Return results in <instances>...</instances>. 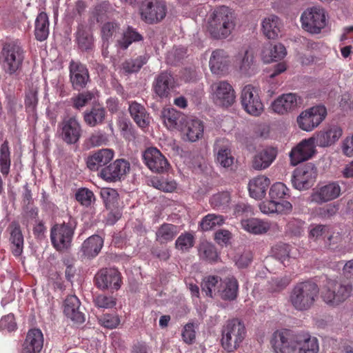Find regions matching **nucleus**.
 Masks as SVG:
<instances>
[{
	"label": "nucleus",
	"instance_id": "nucleus-1",
	"mask_svg": "<svg viewBox=\"0 0 353 353\" xmlns=\"http://www.w3.org/2000/svg\"><path fill=\"white\" fill-rule=\"evenodd\" d=\"M273 347L276 353H308L309 333L301 332L294 334L284 329L274 334Z\"/></svg>",
	"mask_w": 353,
	"mask_h": 353
},
{
	"label": "nucleus",
	"instance_id": "nucleus-2",
	"mask_svg": "<svg viewBox=\"0 0 353 353\" xmlns=\"http://www.w3.org/2000/svg\"><path fill=\"white\" fill-rule=\"evenodd\" d=\"M234 17L230 9L220 6L214 9L209 21V32L215 39H225L234 29Z\"/></svg>",
	"mask_w": 353,
	"mask_h": 353
},
{
	"label": "nucleus",
	"instance_id": "nucleus-3",
	"mask_svg": "<svg viewBox=\"0 0 353 353\" xmlns=\"http://www.w3.org/2000/svg\"><path fill=\"white\" fill-rule=\"evenodd\" d=\"M247 335L245 325L237 319L228 321L221 329V344L228 352L237 350Z\"/></svg>",
	"mask_w": 353,
	"mask_h": 353
},
{
	"label": "nucleus",
	"instance_id": "nucleus-4",
	"mask_svg": "<svg viewBox=\"0 0 353 353\" xmlns=\"http://www.w3.org/2000/svg\"><path fill=\"white\" fill-rule=\"evenodd\" d=\"M25 58L22 47L15 41L6 43L0 54V64L3 70L13 74L21 69Z\"/></svg>",
	"mask_w": 353,
	"mask_h": 353
},
{
	"label": "nucleus",
	"instance_id": "nucleus-5",
	"mask_svg": "<svg viewBox=\"0 0 353 353\" xmlns=\"http://www.w3.org/2000/svg\"><path fill=\"white\" fill-rule=\"evenodd\" d=\"M75 225L71 222L55 224L50 230V240L53 247L59 252L68 250L72 243Z\"/></svg>",
	"mask_w": 353,
	"mask_h": 353
},
{
	"label": "nucleus",
	"instance_id": "nucleus-6",
	"mask_svg": "<svg viewBox=\"0 0 353 353\" xmlns=\"http://www.w3.org/2000/svg\"><path fill=\"white\" fill-rule=\"evenodd\" d=\"M351 285H343L332 279L327 280L326 289L322 292L323 301L330 305H336L350 296Z\"/></svg>",
	"mask_w": 353,
	"mask_h": 353
},
{
	"label": "nucleus",
	"instance_id": "nucleus-7",
	"mask_svg": "<svg viewBox=\"0 0 353 353\" xmlns=\"http://www.w3.org/2000/svg\"><path fill=\"white\" fill-rule=\"evenodd\" d=\"M241 101L245 111L252 116L259 117L264 110V105L259 97V89L252 85L249 84L243 87L241 91Z\"/></svg>",
	"mask_w": 353,
	"mask_h": 353
},
{
	"label": "nucleus",
	"instance_id": "nucleus-8",
	"mask_svg": "<svg viewBox=\"0 0 353 353\" xmlns=\"http://www.w3.org/2000/svg\"><path fill=\"white\" fill-rule=\"evenodd\" d=\"M167 10L164 0H150L142 3L140 14L145 23L154 24L161 21L165 17Z\"/></svg>",
	"mask_w": 353,
	"mask_h": 353
},
{
	"label": "nucleus",
	"instance_id": "nucleus-9",
	"mask_svg": "<svg viewBox=\"0 0 353 353\" xmlns=\"http://www.w3.org/2000/svg\"><path fill=\"white\" fill-rule=\"evenodd\" d=\"M302 98L296 93H285L276 98L270 105L272 111L279 115H287L299 108Z\"/></svg>",
	"mask_w": 353,
	"mask_h": 353
},
{
	"label": "nucleus",
	"instance_id": "nucleus-10",
	"mask_svg": "<svg viewBox=\"0 0 353 353\" xmlns=\"http://www.w3.org/2000/svg\"><path fill=\"white\" fill-rule=\"evenodd\" d=\"M212 99L219 106L228 108L235 101L236 94L233 87L225 81L213 83L211 86Z\"/></svg>",
	"mask_w": 353,
	"mask_h": 353
},
{
	"label": "nucleus",
	"instance_id": "nucleus-11",
	"mask_svg": "<svg viewBox=\"0 0 353 353\" xmlns=\"http://www.w3.org/2000/svg\"><path fill=\"white\" fill-rule=\"evenodd\" d=\"M241 227L249 233L255 235H262L268 232L276 234L281 232V227L275 221L257 218L243 219Z\"/></svg>",
	"mask_w": 353,
	"mask_h": 353
},
{
	"label": "nucleus",
	"instance_id": "nucleus-12",
	"mask_svg": "<svg viewBox=\"0 0 353 353\" xmlns=\"http://www.w3.org/2000/svg\"><path fill=\"white\" fill-rule=\"evenodd\" d=\"M343 130L337 125H332L324 128L310 137V158L314 153L312 146L319 145L320 147H327L334 143L341 137Z\"/></svg>",
	"mask_w": 353,
	"mask_h": 353
},
{
	"label": "nucleus",
	"instance_id": "nucleus-13",
	"mask_svg": "<svg viewBox=\"0 0 353 353\" xmlns=\"http://www.w3.org/2000/svg\"><path fill=\"white\" fill-rule=\"evenodd\" d=\"M95 282L100 289L118 290L122 284V277L116 268H103L95 275Z\"/></svg>",
	"mask_w": 353,
	"mask_h": 353
},
{
	"label": "nucleus",
	"instance_id": "nucleus-14",
	"mask_svg": "<svg viewBox=\"0 0 353 353\" xmlns=\"http://www.w3.org/2000/svg\"><path fill=\"white\" fill-rule=\"evenodd\" d=\"M143 157L147 167L153 172L165 173L170 168L168 159L156 148H147L143 152Z\"/></svg>",
	"mask_w": 353,
	"mask_h": 353
},
{
	"label": "nucleus",
	"instance_id": "nucleus-15",
	"mask_svg": "<svg viewBox=\"0 0 353 353\" xmlns=\"http://www.w3.org/2000/svg\"><path fill=\"white\" fill-rule=\"evenodd\" d=\"M130 170V165L128 161L118 159L103 168L99 172V176L108 182H116L123 179Z\"/></svg>",
	"mask_w": 353,
	"mask_h": 353
},
{
	"label": "nucleus",
	"instance_id": "nucleus-16",
	"mask_svg": "<svg viewBox=\"0 0 353 353\" xmlns=\"http://www.w3.org/2000/svg\"><path fill=\"white\" fill-rule=\"evenodd\" d=\"M70 80L74 90L80 91L90 81L88 70L79 61H71L69 65Z\"/></svg>",
	"mask_w": 353,
	"mask_h": 353
},
{
	"label": "nucleus",
	"instance_id": "nucleus-17",
	"mask_svg": "<svg viewBox=\"0 0 353 353\" xmlns=\"http://www.w3.org/2000/svg\"><path fill=\"white\" fill-rule=\"evenodd\" d=\"M341 192V187L337 182H330L314 188L311 197L313 201L323 203L337 199L340 196Z\"/></svg>",
	"mask_w": 353,
	"mask_h": 353
},
{
	"label": "nucleus",
	"instance_id": "nucleus-18",
	"mask_svg": "<svg viewBox=\"0 0 353 353\" xmlns=\"http://www.w3.org/2000/svg\"><path fill=\"white\" fill-rule=\"evenodd\" d=\"M290 302L297 310H307L309 305V282L297 283L290 295Z\"/></svg>",
	"mask_w": 353,
	"mask_h": 353
},
{
	"label": "nucleus",
	"instance_id": "nucleus-19",
	"mask_svg": "<svg viewBox=\"0 0 353 353\" xmlns=\"http://www.w3.org/2000/svg\"><path fill=\"white\" fill-rule=\"evenodd\" d=\"M81 134V128L75 117L65 118L61 123V137L68 144L77 143Z\"/></svg>",
	"mask_w": 353,
	"mask_h": 353
},
{
	"label": "nucleus",
	"instance_id": "nucleus-20",
	"mask_svg": "<svg viewBox=\"0 0 353 353\" xmlns=\"http://www.w3.org/2000/svg\"><path fill=\"white\" fill-rule=\"evenodd\" d=\"M114 152L110 148L98 150L90 155L86 160L87 167L91 171H97L107 165L113 159Z\"/></svg>",
	"mask_w": 353,
	"mask_h": 353
},
{
	"label": "nucleus",
	"instance_id": "nucleus-21",
	"mask_svg": "<svg viewBox=\"0 0 353 353\" xmlns=\"http://www.w3.org/2000/svg\"><path fill=\"white\" fill-rule=\"evenodd\" d=\"M43 345V335L39 329H31L22 345L21 353H39Z\"/></svg>",
	"mask_w": 353,
	"mask_h": 353
},
{
	"label": "nucleus",
	"instance_id": "nucleus-22",
	"mask_svg": "<svg viewBox=\"0 0 353 353\" xmlns=\"http://www.w3.org/2000/svg\"><path fill=\"white\" fill-rule=\"evenodd\" d=\"M283 26L281 19L274 14L265 17L261 21V31L268 39H278L281 33Z\"/></svg>",
	"mask_w": 353,
	"mask_h": 353
},
{
	"label": "nucleus",
	"instance_id": "nucleus-23",
	"mask_svg": "<svg viewBox=\"0 0 353 353\" xmlns=\"http://www.w3.org/2000/svg\"><path fill=\"white\" fill-rule=\"evenodd\" d=\"M81 302L75 295H69L64 301L63 312L65 315L75 323L81 324L85 321V315L79 310Z\"/></svg>",
	"mask_w": 353,
	"mask_h": 353
},
{
	"label": "nucleus",
	"instance_id": "nucleus-24",
	"mask_svg": "<svg viewBox=\"0 0 353 353\" xmlns=\"http://www.w3.org/2000/svg\"><path fill=\"white\" fill-rule=\"evenodd\" d=\"M161 119L165 126L170 130H180L186 119L183 113L172 108H164L161 112Z\"/></svg>",
	"mask_w": 353,
	"mask_h": 353
},
{
	"label": "nucleus",
	"instance_id": "nucleus-25",
	"mask_svg": "<svg viewBox=\"0 0 353 353\" xmlns=\"http://www.w3.org/2000/svg\"><path fill=\"white\" fill-rule=\"evenodd\" d=\"M288 54L286 48L281 43H268L263 46L261 59L264 63H270L284 59Z\"/></svg>",
	"mask_w": 353,
	"mask_h": 353
},
{
	"label": "nucleus",
	"instance_id": "nucleus-26",
	"mask_svg": "<svg viewBox=\"0 0 353 353\" xmlns=\"http://www.w3.org/2000/svg\"><path fill=\"white\" fill-rule=\"evenodd\" d=\"M185 125L182 126L181 131L190 141L194 142L202 138L204 132L203 123L198 119L185 121Z\"/></svg>",
	"mask_w": 353,
	"mask_h": 353
},
{
	"label": "nucleus",
	"instance_id": "nucleus-27",
	"mask_svg": "<svg viewBox=\"0 0 353 353\" xmlns=\"http://www.w3.org/2000/svg\"><path fill=\"white\" fill-rule=\"evenodd\" d=\"M270 184V181L269 178L264 175L253 178L248 183V190L250 196L255 199L264 198Z\"/></svg>",
	"mask_w": 353,
	"mask_h": 353
},
{
	"label": "nucleus",
	"instance_id": "nucleus-28",
	"mask_svg": "<svg viewBox=\"0 0 353 353\" xmlns=\"http://www.w3.org/2000/svg\"><path fill=\"white\" fill-rule=\"evenodd\" d=\"M128 110L133 120L139 128L143 129L149 126L151 117L143 105L132 101L129 104Z\"/></svg>",
	"mask_w": 353,
	"mask_h": 353
},
{
	"label": "nucleus",
	"instance_id": "nucleus-29",
	"mask_svg": "<svg viewBox=\"0 0 353 353\" xmlns=\"http://www.w3.org/2000/svg\"><path fill=\"white\" fill-rule=\"evenodd\" d=\"M277 150L274 148H267L258 152L252 160V167L254 170H261L268 168L274 161Z\"/></svg>",
	"mask_w": 353,
	"mask_h": 353
},
{
	"label": "nucleus",
	"instance_id": "nucleus-30",
	"mask_svg": "<svg viewBox=\"0 0 353 353\" xmlns=\"http://www.w3.org/2000/svg\"><path fill=\"white\" fill-rule=\"evenodd\" d=\"M103 245V239L99 235H92L85 239L81 246L82 254L88 259L97 256Z\"/></svg>",
	"mask_w": 353,
	"mask_h": 353
},
{
	"label": "nucleus",
	"instance_id": "nucleus-31",
	"mask_svg": "<svg viewBox=\"0 0 353 353\" xmlns=\"http://www.w3.org/2000/svg\"><path fill=\"white\" fill-rule=\"evenodd\" d=\"M229 62V57L224 50H214L209 62L210 70L214 74H221L227 70Z\"/></svg>",
	"mask_w": 353,
	"mask_h": 353
},
{
	"label": "nucleus",
	"instance_id": "nucleus-32",
	"mask_svg": "<svg viewBox=\"0 0 353 353\" xmlns=\"http://www.w3.org/2000/svg\"><path fill=\"white\" fill-rule=\"evenodd\" d=\"M9 229L12 252L15 256H19L23 253L24 242L20 225L17 222H12L10 225Z\"/></svg>",
	"mask_w": 353,
	"mask_h": 353
},
{
	"label": "nucleus",
	"instance_id": "nucleus-33",
	"mask_svg": "<svg viewBox=\"0 0 353 353\" xmlns=\"http://www.w3.org/2000/svg\"><path fill=\"white\" fill-rule=\"evenodd\" d=\"M143 37L137 30L131 26H128L123 30L121 37L116 42V47L118 50H125L134 42L141 41Z\"/></svg>",
	"mask_w": 353,
	"mask_h": 353
},
{
	"label": "nucleus",
	"instance_id": "nucleus-34",
	"mask_svg": "<svg viewBox=\"0 0 353 353\" xmlns=\"http://www.w3.org/2000/svg\"><path fill=\"white\" fill-rule=\"evenodd\" d=\"M238 290L239 284L236 278L228 276L223 281L221 280L218 293L223 299L231 301L236 298Z\"/></svg>",
	"mask_w": 353,
	"mask_h": 353
},
{
	"label": "nucleus",
	"instance_id": "nucleus-35",
	"mask_svg": "<svg viewBox=\"0 0 353 353\" xmlns=\"http://www.w3.org/2000/svg\"><path fill=\"white\" fill-rule=\"evenodd\" d=\"M172 83V76L167 72H162L155 79L153 85L154 91L161 98L167 97Z\"/></svg>",
	"mask_w": 353,
	"mask_h": 353
},
{
	"label": "nucleus",
	"instance_id": "nucleus-36",
	"mask_svg": "<svg viewBox=\"0 0 353 353\" xmlns=\"http://www.w3.org/2000/svg\"><path fill=\"white\" fill-rule=\"evenodd\" d=\"M290 163L293 166L309 159V139H305L290 152Z\"/></svg>",
	"mask_w": 353,
	"mask_h": 353
},
{
	"label": "nucleus",
	"instance_id": "nucleus-37",
	"mask_svg": "<svg viewBox=\"0 0 353 353\" xmlns=\"http://www.w3.org/2000/svg\"><path fill=\"white\" fill-rule=\"evenodd\" d=\"M327 23L325 12L323 9L314 7L310 8V34H318Z\"/></svg>",
	"mask_w": 353,
	"mask_h": 353
},
{
	"label": "nucleus",
	"instance_id": "nucleus-38",
	"mask_svg": "<svg viewBox=\"0 0 353 353\" xmlns=\"http://www.w3.org/2000/svg\"><path fill=\"white\" fill-rule=\"evenodd\" d=\"M76 41L81 51H88L92 48L94 39L90 31L83 25H79L76 32Z\"/></svg>",
	"mask_w": 353,
	"mask_h": 353
},
{
	"label": "nucleus",
	"instance_id": "nucleus-39",
	"mask_svg": "<svg viewBox=\"0 0 353 353\" xmlns=\"http://www.w3.org/2000/svg\"><path fill=\"white\" fill-rule=\"evenodd\" d=\"M179 232L178 227L171 223L162 224L156 232V241L160 244L172 241Z\"/></svg>",
	"mask_w": 353,
	"mask_h": 353
},
{
	"label": "nucleus",
	"instance_id": "nucleus-40",
	"mask_svg": "<svg viewBox=\"0 0 353 353\" xmlns=\"http://www.w3.org/2000/svg\"><path fill=\"white\" fill-rule=\"evenodd\" d=\"M34 34L40 41L46 40L49 34L48 17L44 12H41L36 18Z\"/></svg>",
	"mask_w": 353,
	"mask_h": 353
},
{
	"label": "nucleus",
	"instance_id": "nucleus-41",
	"mask_svg": "<svg viewBox=\"0 0 353 353\" xmlns=\"http://www.w3.org/2000/svg\"><path fill=\"white\" fill-rule=\"evenodd\" d=\"M309 170L305 168H297L293 172L292 183L294 188L299 190H307L309 185Z\"/></svg>",
	"mask_w": 353,
	"mask_h": 353
},
{
	"label": "nucleus",
	"instance_id": "nucleus-42",
	"mask_svg": "<svg viewBox=\"0 0 353 353\" xmlns=\"http://www.w3.org/2000/svg\"><path fill=\"white\" fill-rule=\"evenodd\" d=\"M105 117V109L102 107H95L92 108L90 111L85 112L83 119L88 125L94 127L102 123Z\"/></svg>",
	"mask_w": 353,
	"mask_h": 353
},
{
	"label": "nucleus",
	"instance_id": "nucleus-43",
	"mask_svg": "<svg viewBox=\"0 0 353 353\" xmlns=\"http://www.w3.org/2000/svg\"><path fill=\"white\" fill-rule=\"evenodd\" d=\"M310 236L316 239H322L325 243L331 245L337 243L334 239H338V236H334L331 234L329 226L317 225L310 230Z\"/></svg>",
	"mask_w": 353,
	"mask_h": 353
},
{
	"label": "nucleus",
	"instance_id": "nucleus-44",
	"mask_svg": "<svg viewBox=\"0 0 353 353\" xmlns=\"http://www.w3.org/2000/svg\"><path fill=\"white\" fill-rule=\"evenodd\" d=\"M221 279L218 276L209 275L203 278L201 283L202 292L209 297L213 296V293H218L220 289Z\"/></svg>",
	"mask_w": 353,
	"mask_h": 353
},
{
	"label": "nucleus",
	"instance_id": "nucleus-45",
	"mask_svg": "<svg viewBox=\"0 0 353 353\" xmlns=\"http://www.w3.org/2000/svg\"><path fill=\"white\" fill-rule=\"evenodd\" d=\"M198 252L201 259L210 263L216 261L219 258L215 247L208 241H203L199 244Z\"/></svg>",
	"mask_w": 353,
	"mask_h": 353
},
{
	"label": "nucleus",
	"instance_id": "nucleus-46",
	"mask_svg": "<svg viewBox=\"0 0 353 353\" xmlns=\"http://www.w3.org/2000/svg\"><path fill=\"white\" fill-rule=\"evenodd\" d=\"M11 165L10 151L8 142L5 141L0 146V172L4 176L10 172Z\"/></svg>",
	"mask_w": 353,
	"mask_h": 353
},
{
	"label": "nucleus",
	"instance_id": "nucleus-47",
	"mask_svg": "<svg viewBox=\"0 0 353 353\" xmlns=\"http://www.w3.org/2000/svg\"><path fill=\"white\" fill-rule=\"evenodd\" d=\"M119 29L120 24L116 21H108L102 26L101 34L103 47L106 45V48H108L110 41Z\"/></svg>",
	"mask_w": 353,
	"mask_h": 353
},
{
	"label": "nucleus",
	"instance_id": "nucleus-48",
	"mask_svg": "<svg viewBox=\"0 0 353 353\" xmlns=\"http://www.w3.org/2000/svg\"><path fill=\"white\" fill-rule=\"evenodd\" d=\"M224 223L223 216L215 214H208L204 216L201 223L200 227L203 231H208L221 225Z\"/></svg>",
	"mask_w": 353,
	"mask_h": 353
},
{
	"label": "nucleus",
	"instance_id": "nucleus-49",
	"mask_svg": "<svg viewBox=\"0 0 353 353\" xmlns=\"http://www.w3.org/2000/svg\"><path fill=\"white\" fill-rule=\"evenodd\" d=\"M230 200L231 197L228 192H221L212 195L210 203L214 209L224 210L228 207Z\"/></svg>",
	"mask_w": 353,
	"mask_h": 353
},
{
	"label": "nucleus",
	"instance_id": "nucleus-50",
	"mask_svg": "<svg viewBox=\"0 0 353 353\" xmlns=\"http://www.w3.org/2000/svg\"><path fill=\"white\" fill-rule=\"evenodd\" d=\"M290 252V245L284 243H279L272 248V256L284 265H286L285 262L289 261Z\"/></svg>",
	"mask_w": 353,
	"mask_h": 353
},
{
	"label": "nucleus",
	"instance_id": "nucleus-51",
	"mask_svg": "<svg viewBox=\"0 0 353 353\" xmlns=\"http://www.w3.org/2000/svg\"><path fill=\"white\" fill-rule=\"evenodd\" d=\"M269 195L272 200H282L290 196V190L283 183L276 182L271 186Z\"/></svg>",
	"mask_w": 353,
	"mask_h": 353
},
{
	"label": "nucleus",
	"instance_id": "nucleus-52",
	"mask_svg": "<svg viewBox=\"0 0 353 353\" xmlns=\"http://www.w3.org/2000/svg\"><path fill=\"white\" fill-rule=\"evenodd\" d=\"M327 110L323 105L310 108V127H317L326 117Z\"/></svg>",
	"mask_w": 353,
	"mask_h": 353
},
{
	"label": "nucleus",
	"instance_id": "nucleus-53",
	"mask_svg": "<svg viewBox=\"0 0 353 353\" xmlns=\"http://www.w3.org/2000/svg\"><path fill=\"white\" fill-rule=\"evenodd\" d=\"M216 159L221 167L229 168L233 165L234 158L232 155L230 148L223 147L218 150Z\"/></svg>",
	"mask_w": 353,
	"mask_h": 353
},
{
	"label": "nucleus",
	"instance_id": "nucleus-54",
	"mask_svg": "<svg viewBox=\"0 0 353 353\" xmlns=\"http://www.w3.org/2000/svg\"><path fill=\"white\" fill-rule=\"evenodd\" d=\"M38 104V88L32 85L26 92L25 105L28 111L34 112Z\"/></svg>",
	"mask_w": 353,
	"mask_h": 353
},
{
	"label": "nucleus",
	"instance_id": "nucleus-55",
	"mask_svg": "<svg viewBox=\"0 0 353 353\" xmlns=\"http://www.w3.org/2000/svg\"><path fill=\"white\" fill-rule=\"evenodd\" d=\"M101 196L103 200L106 208L113 209L118 203L119 194L114 189L103 188Z\"/></svg>",
	"mask_w": 353,
	"mask_h": 353
},
{
	"label": "nucleus",
	"instance_id": "nucleus-56",
	"mask_svg": "<svg viewBox=\"0 0 353 353\" xmlns=\"http://www.w3.org/2000/svg\"><path fill=\"white\" fill-rule=\"evenodd\" d=\"M145 57L140 56L135 59L125 61L122 64L123 70L128 74L138 72L146 63Z\"/></svg>",
	"mask_w": 353,
	"mask_h": 353
},
{
	"label": "nucleus",
	"instance_id": "nucleus-57",
	"mask_svg": "<svg viewBox=\"0 0 353 353\" xmlns=\"http://www.w3.org/2000/svg\"><path fill=\"white\" fill-rule=\"evenodd\" d=\"M194 242V236L188 232L181 234L176 240L175 247L183 252L189 250L193 247Z\"/></svg>",
	"mask_w": 353,
	"mask_h": 353
},
{
	"label": "nucleus",
	"instance_id": "nucleus-58",
	"mask_svg": "<svg viewBox=\"0 0 353 353\" xmlns=\"http://www.w3.org/2000/svg\"><path fill=\"white\" fill-rule=\"evenodd\" d=\"M75 198L82 205L88 207L94 200L93 192L87 188H80L75 194Z\"/></svg>",
	"mask_w": 353,
	"mask_h": 353
},
{
	"label": "nucleus",
	"instance_id": "nucleus-59",
	"mask_svg": "<svg viewBox=\"0 0 353 353\" xmlns=\"http://www.w3.org/2000/svg\"><path fill=\"white\" fill-rule=\"evenodd\" d=\"M94 303L99 308L110 309L116 305L117 301L113 296L100 294L94 297Z\"/></svg>",
	"mask_w": 353,
	"mask_h": 353
},
{
	"label": "nucleus",
	"instance_id": "nucleus-60",
	"mask_svg": "<svg viewBox=\"0 0 353 353\" xmlns=\"http://www.w3.org/2000/svg\"><path fill=\"white\" fill-rule=\"evenodd\" d=\"M17 329V323L12 314H9L0 320V330L3 333L11 332Z\"/></svg>",
	"mask_w": 353,
	"mask_h": 353
},
{
	"label": "nucleus",
	"instance_id": "nucleus-61",
	"mask_svg": "<svg viewBox=\"0 0 353 353\" xmlns=\"http://www.w3.org/2000/svg\"><path fill=\"white\" fill-rule=\"evenodd\" d=\"M253 64L254 55L252 52L249 50H245L240 65L241 71L245 74H250L251 72H250V70H252V72L254 70V68H252Z\"/></svg>",
	"mask_w": 353,
	"mask_h": 353
},
{
	"label": "nucleus",
	"instance_id": "nucleus-62",
	"mask_svg": "<svg viewBox=\"0 0 353 353\" xmlns=\"http://www.w3.org/2000/svg\"><path fill=\"white\" fill-rule=\"evenodd\" d=\"M94 98V94L91 91L79 93L72 98L73 106L76 109H81Z\"/></svg>",
	"mask_w": 353,
	"mask_h": 353
},
{
	"label": "nucleus",
	"instance_id": "nucleus-63",
	"mask_svg": "<svg viewBox=\"0 0 353 353\" xmlns=\"http://www.w3.org/2000/svg\"><path fill=\"white\" fill-rule=\"evenodd\" d=\"M99 323L104 327L113 329L120 323V319L117 314H105L99 318Z\"/></svg>",
	"mask_w": 353,
	"mask_h": 353
},
{
	"label": "nucleus",
	"instance_id": "nucleus-64",
	"mask_svg": "<svg viewBox=\"0 0 353 353\" xmlns=\"http://www.w3.org/2000/svg\"><path fill=\"white\" fill-rule=\"evenodd\" d=\"M181 335L182 339L185 343H193L196 337V332L194 324L192 323H187L183 327Z\"/></svg>",
	"mask_w": 353,
	"mask_h": 353
}]
</instances>
